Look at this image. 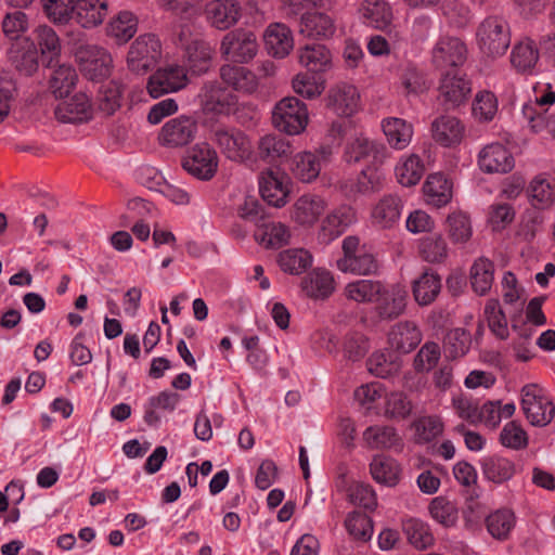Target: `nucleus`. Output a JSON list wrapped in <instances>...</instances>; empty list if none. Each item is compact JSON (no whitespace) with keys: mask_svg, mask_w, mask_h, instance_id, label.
Listing matches in <instances>:
<instances>
[{"mask_svg":"<svg viewBox=\"0 0 555 555\" xmlns=\"http://www.w3.org/2000/svg\"><path fill=\"white\" fill-rule=\"evenodd\" d=\"M476 40L482 54L492 59L504 55L511 46L508 22L499 15L486 17L477 27Z\"/></svg>","mask_w":555,"mask_h":555,"instance_id":"1","label":"nucleus"},{"mask_svg":"<svg viewBox=\"0 0 555 555\" xmlns=\"http://www.w3.org/2000/svg\"><path fill=\"white\" fill-rule=\"evenodd\" d=\"M309 120L307 105L295 96L280 100L272 111V125L288 135L301 133Z\"/></svg>","mask_w":555,"mask_h":555,"instance_id":"2","label":"nucleus"},{"mask_svg":"<svg viewBox=\"0 0 555 555\" xmlns=\"http://www.w3.org/2000/svg\"><path fill=\"white\" fill-rule=\"evenodd\" d=\"M162 56V43L154 34L139 36L130 46L127 55L128 68L138 75L151 70Z\"/></svg>","mask_w":555,"mask_h":555,"instance_id":"3","label":"nucleus"},{"mask_svg":"<svg viewBox=\"0 0 555 555\" xmlns=\"http://www.w3.org/2000/svg\"><path fill=\"white\" fill-rule=\"evenodd\" d=\"M438 100L446 111L454 109L466 103L472 93V82L466 74L459 70H446L438 86Z\"/></svg>","mask_w":555,"mask_h":555,"instance_id":"4","label":"nucleus"},{"mask_svg":"<svg viewBox=\"0 0 555 555\" xmlns=\"http://www.w3.org/2000/svg\"><path fill=\"white\" fill-rule=\"evenodd\" d=\"M465 42L452 36L440 37L431 50V64L440 70H459L467 60Z\"/></svg>","mask_w":555,"mask_h":555,"instance_id":"5","label":"nucleus"},{"mask_svg":"<svg viewBox=\"0 0 555 555\" xmlns=\"http://www.w3.org/2000/svg\"><path fill=\"white\" fill-rule=\"evenodd\" d=\"M182 168L198 180L209 181L218 169L217 153L208 143H197L186 151Z\"/></svg>","mask_w":555,"mask_h":555,"instance_id":"6","label":"nucleus"},{"mask_svg":"<svg viewBox=\"0 0 555 555\" xmlns=\"http://www.w3.org/2000/svg\"><path fill=\"white\" fill-rule=\"evenodd\" d=\"M256 35L246 29H235L228 33L221 41V53L234 63H246L257 54Z\"/></svg>","mask_w":555,"mask_h":555,"instance_id":"7","label":"nucleus"},{"mask_svg":"<svg viewBox=\"0 0 555 555\" xmlns=\"http://www.w3.org/2000/svg\"><path fill=\"white\" fill-rule=\"evenodd\" d=\"M75 55L87 79L98 81L109 75L112 57L105 49L85 44L76 50Z\"/></svg>","mask_w":555,"mask_h":555,"instance_id":"8","label":"nucleus"},{"mask_svg":"<svg viewBox=\"0 0 555 555\" xmlns=\"http://www.w3.org/2000/svg\"><path fill=\"white\" fill-rule=\"evenodd\" d=\"M387 157V147L377 141L358 137L348 142L344 158L348 164L364 163L366 166H380Z\"/></svg>","mask_w":555,"mask_h":555,"instance_id":"9","label":"nucleus"},{"mask_svg":"<svg viewBox=\"0 0 555 555\" xmlns=\"http://www.w3.org/2000/svg\"><path fill=\"white\" fill-rule=\"evenodd\" d=\"M214 141L221 153L230 160L243 162L250 154V142L240 129L218 128L214 131Z\"/></svg>","mask_w":555,"mask_h":555,"instance_id":"10","label":"nucleus"},{"mask_svg":"<svg viewBox=\"0 0 555 555\" xmlns=\"http://www.w3.org/2000/svg\"><path fill=\"white\" fill-rule=\"evenodd\" d=\"M197 130V121L193 117L182 115L163 126L159 140L168 147L184 146L194 140Z\"/></svg>","mask_w":555,"mask_h":555,"instance_id":"11","label":"nucleus"},{"mask_svg":"<svg viewBox=\"0 0 555 555\" xmlns=\"http://www.w3.org/2000/svg\"><path fill=\"white\" fill-rule=\"evenodd\" d=\"M186 70L181 66H168L157 69L147 82V91L152 98L176 92L186 86Z\"/></svg>","mask_w":555,"mask_h":555,"instance_id":"12","label":"nucleus"},{"mask_svg":"<svg viewBox=\"0 0 555 555\" xmlns=\"http://www.w3.org/2000/svg\"><path fill=\"white\" fill-rule=\"evenodd\" d=\"M183 31L179 36V41L184 48L185 70L192 75H203L207 73L212 62V49L208 42L203 39L194 38L190 42H183Z\"/></svg>","mask_w":555,"mask_h":555,"instance_id":"13","label":"nucleus"},{"mask_svg":"<svg viewBox=\"0 0 555 555\" xmlns=\"http://www.w3.org/2000/svg\"><path fill=\"white\" fill-rule=\"evenodd\" d=\"M288 178L272 168L261 172L259 177V192L264 202L273 207H282L287 202L289 190Z\"/></svg>","mask_w":555,"mask_h":555,"instance_id":"14","label":"nucleus"},{"mask_svg":"<svg viewBox=\"0 0 555 555\" xmlns=\"http://www.w3.org/2000/svg\"><path fill=\"white\" fill-rule=\"evenodd\" d=\"M8 60L20 74L31 76L39 67L36 43L29 38L12 42L8 50Z\"/></svg>","mask_w":555,"mask_h":555,"instance_id":"15","label":"nucleus"},{"mask_svg":"<svg viewBox=\"0 0 555 555\" xmlns=\"http://www.w3.org/2000/svg\"><path fill=\"white\" fill-rule=\"evenodd\" d=\"M199 98L204 111L215 114H229L237 103L236 95L216 81L206 82Z\"/></svg>","mask_w":555,"mask_h":555,"instance_id":"16","label":"nucleus"},{"mask_svg":"<svg viewBox=\"0 0 555 555\" xmlns=\"http://www.w3.org/2000/svg\"><path fill=\"white\" fill-rule=\"evenodd\" d=\"M54 114L61 122L81 124L92 118V105L88 95L79 92L59 103Z\"/></svg>","mask_w":555,"mask_h":555,"instance_id":"17","label":"nucleus"},{"mask_svg":"<svg viewBox=\"0 0 555 555\" xmlns=\"http://www.w3.org/2000/svg\"><path fill=\"white\" fill-rule=\"evenodd\" d=\"M479 168L488 173H506L515 166L512 153L501 143L485 146L478 156Z\"/></svg>","mask_w":555,"mask_h":555,"instance_id":"18","label":"nucleus"},{"mask_svg":"<svg viewBox=\"0 0 555 555\" xmlns=\"http://www.w3.org/2000/svg\"><path fill=\"white\" fill-rule=\"evenodd\" d=\"M360 95L357 88L339 83L331 88L326 96V107L338 116H351L358 111Z\"/></svg>","mask_w":555,"mask_h":555,"instance_id":"19","label":"nucleus"},{"mask_svg":"<svg viewBox=\"0 0 555 555\" xmlns=\"http://www.w3.org/2000/svg\"><path fill=\"white\" fill-rule=\"evenodd\" d=\"M205 14L214 27L224 30L240 20L241 5L236 0H212L206 4Z\"/></svg>","mask_w":555,"mask_h":555,"instance_id":"20","label":"nucleus"},{"mask_svg":"<svg viewBox=\"0 0 555 555\" xmlns=\"http://www.w3.org/2000/svg\"><path fill=\"white\" fill-rule=\"evenodd\" d=\"M406 292L399 285L383 287L378 300H375L376 312L380 319L392 320L403 313L406 305Z\"/></svg>","mask_w":555,"mask_h":555,"instance_id":"21","label":"nucleus"},{"mask_svg":"<svg viewBox=\"0 0 555 555\" xmlns=\"http://www.w3.org/2000/svg\"><path fill=\"white\" fill-rule=\"evenodd\" d=\"M264 46L270 55L283 59L294 48V38L289 27L283 23L270 24L263 35Z\"/></svg>","mask_w":555,"mask_h":555,"instance_id":"22","label":"nucleus"},{"mask_svg":"<svg viewBox=\"0 0 555 555\" xmlns=\"http://www.w3.org/2000/svg\"><path fill=\"white\" fill-rule=\"evenodd\" d=\"M422 340V333L415 323L410 321L399 322L392 326L388 334V344L390 348L400 353H409Z\"/></svg>","mask_w":555,"mask_h":555,"instance_id":"23","label":"nucleus"},{"mask_svg":"<svg viewBox=\"0 0 555 555\" xmlns=\"http://www.w3.org/2000/svg\"><path fill=\"white\" fill-rule=\"evenodd\" d=\"M107 14V0H75L73 18L83 28L101 25Z\"/></svg>","mask_w":555,"mask_h":555,"instance_id":"24","label":"nucleus"},{"mask_svg":"<svg viewBox=\"0 0 555 555\" xmlns=\"http://www.w3.org/2000/svg\"><path fill=\"white\" fill-rule=\"evenodd\" d=\"M335 29L334 20L322 12H307L299 21V34L307 38L328 39Z\"/></svg>","mask_w":555,"mask_h":555,"instance_id":"25","label":"nucleus"},{"mask_svg":"<svg viewBox=\"0 0 555 555\" xmlns=\"http://www.w3.org/2000/svg\"><path fill=\"white\" fill-rule=\"evenodd\" d=\"M402 199L396 194L384 195L372 209L373 222L382 229H391L400 220Z\"/></svg>","mask_w":555,"mask_h":555,"instance_id":"26","label":"nucleus"},{"mask_svg":"<svg viewBox=\"0 0 555 555\" xmlns=\"http://www.w3.org/2000/svg\"><path fill=\"white\" fill-rule=\"evenodd\" d=\"M482 476L496 485L511 480L515 473V463L499 454L483 456L479 460Z\"/></svg>","mask_w":555,"mask_h":555,"instance_id":"27","label":"nucleus"},{"mask_svg":"<svg viewBox=\"0 0 555 555\" xmlns=\"http://www.w3.org/2000/svg\"><path fill=\"white\" fill-rule=\"evenodd\" d=\"M321 153L322 156L312 152L296 154L292 158L289 166L293 176L305 183H310L315 180L321 171V158L326 154L324 149H322Z\"/></svg>","mask_w":555,"mask_h":555,"instance_id":"28","label":"nucleus"},{"mask_svg":"<svg viewBox=\"0 0 555 555\" xmlns=\"http://www.w3.org/2000/svg\"><path fill=\"white\" fill-rule=\"evenodd\" d=\"M434 140L442 146H452L462 141L464 126L453 116L443 115L431 124Z\"/></svg>","mask_w":555,"mask_h":555,"instance_id":"29","label":"nucleus"},{"mask_svg":"<svg viewBox=\"0 0 555 555\" xmlns=\"http://www.w3.org/2000/svg\"><path fill=\"white\" fill-rule=\"evenodd\" d=\"M299 62L309 73L320 75L332 68V54L324 44H306L299 50Z\"/></svg>","mask_w":555,"mask_h":555,"instance_id":"30","label":"nucleus"},{"mask_svg":"<svg viewBox=\"0 0 555 555\" xmlns=\"http://www.w3.org/2000/svg\"><path fill=\"white\" fill-rule=\"evenodd\" d=\"M356 220V210L351 206L341 205L323 220L321 228L322 234L327 240H334L341 235Z\"/></svg>","mask_w":555,"mask_h":555,"instance_id":"31","label":"nucleus"},{"mask_svg":"<svg viewBox=\"0 0 555 555\" xmlns=\"http://www.w3.org/2000/svg\"><path fill=\"white\" fill-rule=\"evenodd\" d=\"M358 12L364 24L377 29H385L391 23V9L384 0H363Z\"/></svg>","mask_w":555,"mask_h":555,"instance_id":"32","label":"nucleus"},{"mask_svg":"<svg viewBox=\"0 0 555 555\" xmlns=\"http://www.w3.org/2000/svg\"><path fill=\"white\" fill-rule=\"evenodd\" d=\"M423 191L427 203L438 208L446 206L452 199V182L441 172L429 175Z\"/></svg>","mask_w":555,"mask_h":555,"instance_id":"33","label":"nucleus"},{"mask_svg":"<svg viewBox=\"0 0 555 555\" xmlns=\"http://www.w3.org/2000/svg\"><path fill=\"white\" fill-rule=\"evenodd\" d=\"M363 438L371 449L402 450L403 441L395 427L370 426L363 433Z\"/></svg>","mask_w":555,"mask_h":555,"instance_id":"34","label":"nucleus"},{"mask_svg":"<svg viewBox=\"0 0 555 555\" xmlns=\"http://www.w3.org/2000/svg\"><path fill=\"white\" fill-rule=\"evenodd\" d=\"M57 63H54L56 65ZM52 72L49 77V88L55 98H67L76 82L78 75L76 69L67 64H60L51 67Z\"/></svg>","mask_w":555,"mask_h":555,"instance_id":"35","label":"nucleus"},{"mask_svg":"<svg viewBox=\"0 0 555 555\" xmlns=\"http://www.w3.org/2000/svg\"><path fill=\"white\" fill-rule=\"evenodd\" d=\"M222 81L233 90L250 93L257 88L256 76L247 68L238 65H223L220 68Z\"/></svg>","mask_w":555,"mask_h":555,"instance_id":"36","label":"nucleus"},{"mask_svg":"<svg viewBox=\"0 0 555 555\" xmlns=\"http://www.w3.org/2000/svg\"><path fill=\"white\" fill-rule=\"evenodd\" d=\"M413 296L421 306L431 304L441 291V278L433 270H426L413 282Z\"/></svg>","mask_w":555,"mask_h":555,"instance_id":"37","label":"nucleus"},{"mask_svg":"<svg viewBox=\"0 0 555 555\" xmlns=\"http://www.w3.org/2000/svg\"><path fill=\"white\" fill-rule=\"evenodd\" d=\"M36 39L41 50L42 62L51 68L59 63L61 54V40L56 31L48 25H39L36 28Z\"/></svg>","mask_w":555,"mask_h":555,"instance_id":"38","label":"nucleus"},{"mask_svg":"<svg viewBox=\"0 0 555 555\" xmlns=\"http://www.w3.org/2000/svg\"><path fill=\"white\" fill-rule=\"evenodd\" d=\"M325 207L326 203L322 197L305 194L295 204V220L301 225H311L319 220Z\"/></svg>","mask_w":555,"mask_h":555,"instance_id":"39","label":"nucleus"},{"mask_svg":"<svg viewBox=\"0 0 555 555\" xmlns=\"http://www.w3.org/2000/svg\"><path fill=\"white\" fill-rule=\"evenodd\" d=\"M369 371L377 377L387 378L397 374L402 365L401 357L391 350L374 352L367 359Z\"/></svg>","mask_w":555,"mask_h":555,"instance_id":"40","label":"nucleus"},{"mask_svg":"<svg viewBox=\"0 0 555 555\" xmlns=\"http://www.w3.org/2000/svg\"><path fill=\"white\" fill-rule=\"evenodd\" d=\"M302 289L306 294L314 299H325L335 289L334 279L332 274L326 270H313L307 275L302 282Z\"/></svg>","mask_w":555,"mask_h":555,"instance_id":"41","label":"nucleus"},{"mask_svg":"<svg viewBox=\"0 0 555 555\" xmlns=\"http://www.w3.org/2000/svg\"><path fill=\"white\" fill-rule=\"evenodd\" d=\"M289 237L288 228L281 222H262L255 231V240L267 248H280Z\"/></svg>","mask_w":555,"mask_h":555,"instance_id":"42","label":"nucleus"},{"mask_svg":"<svg viewBox=\"0 0 555 555\" xmlns=\"http://www.w3.org/2000/svg\"><path fill=\"white\" fill-rule=\"evenodd\" d=\"M382 127L388 143L396 150H403L411 142L413 129L404 119L387 118L383 120Z\"/></svg>","mask_w":555,"mask_h":555,"instance_id":"43","label":"nucleus"},{"mask_svg":"<svg viewBox=\"0 0 555 555\" xmlns=\"http://www.w3.org/2000/svg\"><path fill=\"white\" fill-rule=\"evenodd\" d=\"M494 263L488 258H479L470 268V285L473 291L480 296L486 295L494 280Z\"/></svg>","mask_w":555,"mask_h":555,"instance_id":"44","label":"nucleus"},{"mask_svg":"<svg viewBox=\"0 0 555 555\" xmlns=\"http://www.w3.org/2000/svg\"><path fill=\"white\" fill-rule=\"evenodd\" d=\"M539 60V50L534 41L522 40L513 47L511 63L519 73H530Z\"/></svg>","mask_w":555,"mask_h":555,"instance_id":"45","label":"nucleus"},{"mask_svg":"<svg viewBox=\"0 0 555 555\" xmlns=\"http://www.w3.org/2000/svg\"><path fill=\"white\" fill-rule=\"evenodd\" d=\"M385 284L380 281L359 280L348 283L345 288L347 298L357 302L374 304L378 300V295L383 291Z\"/></svg>","mask_w":555,"mask_h":555,"instance_id":"46","label":"nucleus"},{"mask_svg":"<svg viewBox=\"0 0 555 555\" xmlns=\"http://www.w3.org/2000/svg\"><path fill=\"white\" fill-rule=\"evenodd\" d=\"M289 153V142L279 134H266L258 141V155L267 163H274Z\"/></svg>","mask_w":555,"mask_h":555,"instance_id":"47","label":"nucleus"},{"mask_svg":"<svg viewBox=\"0 0 555 555\" xmlns=\"http://www.w3.org/2000/svg\"><path fill=\"white\" fill-rule=\"evenodd\" d=\"M124 88L118 81L111 80L103 83L96 98V104L100 112L106 116L113 115L121 105Z\"/></svg>","mask_w":555,"mask_h":555,"instance_id":"48","label":"nucleus"},{"mask_svg":"<svg viewBox=\"0 0 555 555\" xmlns=\"http://www.w3.org/2000/svg\"><path fill=\"white\" fill-rule=\"evenodd\" d=\"M336 266L341 272H350L360 275L376 273L378 269L375 257L365 250L352 257L337 259Z\"/></svg>","mask_w":555,"mask_h":555,"instance_id":"49","label":"nucleus"},{"mask_svg":"<svg viewBox=\"0 0 555 555\" xmlns=\"http://www.w3.org/2000/svg\"><path fill=\"white\" fill-rule=\"evenodd\" d=\"M278 262L282 271L298 275L311 267L312 256L302 248L286 249L280 253Z\"/></svg>","mask_w":555,"mask_h":555,"instance_id":"50","label":"nucleus"},{"mask_svg":"<svg viewBox=\"0 0 555 555\" xmlns=\"http://www.w3.org/2000/svg\"><path fill=\"white\" fill-rule=\"evenodd\" d=\"M472 335L462 327L450 330L443 339V349L446 357L455 360L464 357L470 349Z\"/></svg>","mask_w":555,"mask_h":555,"instance_id":"51","label":"nucleus"},{"mask_svg":"<svg viewBox=\"0 0 555 555\" xmlns=\"http://www.w3.org/2000/svg\"><path fill=\"white\" fill-rule=\"evenodd\" d=\"M138 18L129 11L119 12L108 24L107 34L118 43H125L137 33Z\"/></svg>","mask_w":555,"mask_h":555,"instance_id":"52","label":"nucleus"},{"mask_svg":"<svg viewBox=\"0 0 555 555\" xmlns=\"http://www.w3.org/2000/svg\"><path fill=\"white\" fill-rule=\"evenodd\" d=\"M379 166H365L357 180L351 184V192L360 195H371L383 188L384 175Z\"/></svg>","mask_w":555,"mask_h":555,"instance_id":"53","label":"nucleus"},{"mask_svg":"<svg viewBox=\"0 0 555 555\" xmlns=\"http://www.w3.org/2000/svg\"><path fill=\"white\" fill-rule=\"evenodd\" d=\"M399 79L406 95H418L428 89L424 72L414 63L406 62L401 66Z\"/></svg>","mask_w":555,"mask_h":555,"instance_id":"54","label":"nucleus"},{"mask_svg":"<svg viewBox=\"0 0 555 555\" xmlns=\"http://www.w3.org/2000/svg\"><path fill=\"white\" fill-rule=\"evenodd\" d=\"M408 541L417 550H425L434 544V535L424 521L410 518L402 524Z\"/></svg>","mask_w":555,"mask_h":555,"instance_id":"55","label":"nucleus"},{"mask_svg":"<svg viewBox=\"0 0 555 555\" xmlns=\"http://www.w3.org/2000/svg\"><path fill=\"white\" fill-rule=\"evenodd\" d=\"M373 479L379 483L395 486L398 481L399 470L395 460L385 455H376L370 464Z\"/></svg>","mask_w":555,"mask_h":555,"instance_id":"56","label":"nucleus"},{"mask_svg":"<svg viewBox=\"0 0 555 555\" xmlns=\"http://www.w3.org/2000/svg\"><path fill=\"white\" fill-rule=\"evenodd\" d=\"M488 532L498 540H505L515 526V515L508 508H501L486 517Z\"/></svg>","mask_w":555,"mask_h":555,"instance_id":"57","label":"nucleus"},{"mask_svg":"<svg viewBox=\"0 0 555 555\" xmlns=\"http://www.w3.org/2000/svg\"><path fill=\"white\" fill-rule=\"evenodd\" d=\"M522 411L527 417V420L533 426H545L547 425L554 417L555 408L553 403L544 398L537 402L529 404L526 400L521 402Z\"/></svg>","mask_w":555,"mask_h":555,"instance_id":"58","label":"nucleus"},{"mask_svg":"<svg viewBox=\"0 0 555 555\" xmlns=\"http://www.w3.org/2000/svg\"><path fill=\"white\" fill-rule=\"evenodd\" d=\"M295 93L306 99H314L324 90V82L320 76L312 73H299L293 79Z\"/></svg>","mask_w":555,"mask_h":555,"instance_id":"59","label":"nucleus"},{"mask_svg":"<svg viewBox=\"0 0 555 555\" xmlns=\"http://www.w3.org/2000/svg\"><path fill=\"white\" fill-rule=\"evenodd\" d=\"M424 165L417 155H411L396 168L398 182L403 186H412L420 182L424 175Z\"/></svg>","mask_w":555,"mask_h":555,"instance_id":"60","label":"nucleus"},{"mask_svg":"<svg viewBox=\"0 0 555 555\" xmlns=\"http://www.w3.org/2000/svg\"><path fill=\"white\" fill-rule=\"evenodd\" d=\"M345 527L353 539L361 542L369 541L373 533V521L371 517L361 512L350 513L345 520Z\"/></svg>","mask_w":555,"mask_h":555,"instance_id":"61","label":"nucleus"},{"mask_svg":"<svg viewBox=\"0 0 555 555\" xmlns=\"http://www.w3.org/2000/svg\"><path fill=\"white\" fill-rule=\"evenodd\" d=\"M429 512L433 518L444 527L454 526L459 518L455 504L443 496H437L430 502Z\"/></svg>","mask_w":555,"mask_h":555,"instance_id":"62","label":"nucleus"},{"mask_svg":"<svg viewBox=\"0 0 555 555\" xmlns=\"http://www.w3.org/2000/svg\"><path fill=\"white\" fill-rule=\"evenodd\" d=\"M447 227L453 243H465L472 236L470 219L463 211L450 214L447 218Z\"/></svg>","mask_w":555,"mask_h":555,"instance_id":"63","label":"nucleus"},{"mask_svg":"<svg viewBox=\"0 0 555 555\" xmlns=\"http://www.w3.org/2000/svg\"><path fill=\"white\" fill-rule=\"evenodd\" d=\"M48 18L54 24H66L74 16L75 0H41Z\"/></svg>","mask_w":555,"mask_h":555,"instance_id":"64","label":"nucleus"}]
</instances>
